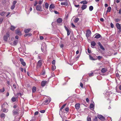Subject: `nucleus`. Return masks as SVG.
<instances>
[{"label":"nucleus","mask_w":121,"mask_h":121,"mask_svg":"<svg viewBox=\"0 0 121 121\" xmlns=\"http://www.w3.org/2000/svg\"><path fill=\"white\" fill-rule=\"evenodd\" d=\"M98 118L100 120L104 121L105 120V117L101 115H98L97 116Z\"/></svg>","instance_id":"obj_1"},{"label":"nucleus","mask_w":121,"mask_h":121,"mask_svg":"<svg viewBox=\"0 0 121 121\" xmlns=\"http://www.w3.org/2000/svg\"><path fill=\"white\" fill-rule=\"evenodd\" d=\"M116 25L117 29L119 30L118 32H121V25L117 23L116 24Z\"/></svg>","instance_id":"obj_2"},{"label":"nucleus","mask_w":121,"mask_h":121,"mask_svg":"<svg viewBox=\"0 0 121 121\" xmlns=\"http://www.w3.org/2000/svg\"><path fill=\"white\" fill-rule=\"evenodd\" d=\"M13 114V115H17L19 114L18 111L16 109L13 110L12 111Z\"/></svg>","instance_id":"obj_3"},{"label":"nucleus","mask_w":121,"mask_h":121,"mask_svg":"<svg viewBox=\"0 0 121 121\" xmlns=\"http://www.w3.org/2000/svg\"><path fill=\"white\" fill-rule=\"evenodd\" d=\"M46 48L47 47L45 45L44 46H42L41 48V50L43 53H45L47 51Z\"/></svg>","instance_id":"obj_4"},{"label":"nucleus","mask_w":121,"mask_h":121,"mask_svg":"<svg viewBox=\"0 0 121 121\" xmlns=\"http://www.w3.org/2000/svg\"><path fill=\"white\" fill-rule=\"evenodd\" d=\"M50 102V100L48 98V99H47L44 101L42 103V104L47 105Z\"/></svg>","instance_id":"obj_5"},{"label":"nucleus","mask_w":121,"mask_h":121,"mask_svg":"<svg viewBox=\"0 0 121 121\" xmlns=\"http://www.w3.org/2000/svg\"><path fill=\"white\" fill-rule=\"evenodd\" d=\"M42 60H39L38 62L37 66L38 68L40 67L42 65Z\"/></svg>","instance_id":"obj_6"},{"label":"nucleus","mask_w":121,"mask_h":121,"mask_svg":"<svg viewBox=\"0 0 121 121\" xmlns=\"http://www.w3.org/2000/svg\"><path fill=\"white\" fill-rule=\"evenodd\" d=\"M9 35L8 34H6V35H4L3 37L4 40L5 41H7V38L9 37Z\"/></svg>","instance_id":"obj_7"},{"label":"nucleus","mask_w":121,"mask_h":121,"mask_svg":"<svg viewBox=\"0 0 121 121\" xmlns=\"http://www.w3.org/2000/svg\"><path fill=\"white\" fill-rule=\"evenodd\" d=\"M91 34V32L90 30H87L86 33V36L87 38L89 37Z\"/></svg>","instance_id":"obj_8"},{"label":"nucleus","mask_w":121,"mask_h":121,"mask_svg":"<svg viewBox=\"0 0 121 121\" xmlns=\"http://www.w3.org/2000/svg\"><path fill=\"white\" fill-rule=\"evenodd\" d=\"M36 9L38 11H42V10L41 9V6L40 5H38L37 6Z\"/></svg>","instance_id":"obj_9"},{"label":"nucleus","mask_w":121,"mask_h":121,"mask_svg":"<svg viewBox=\"0 0 121 121\" xmlns=\"http://www.w3.org/2000/svg\"><path fill=\"white\" fill-rule=\"evenodd\" d=\"M15 32L16 34L18 35L21 36L22 35L21 32L18 29L15 30Z\"/></svg>","instance_id":"obj_10"},{"label":"nucleus","mask_w":121,"mask_h":121,"mask_svg":"<svg viewBox=\"0 0 121 121\" xmlns=\"http://www.w3.org/2000/svg\"><path fill=\"white\" fill-rule=\"evenodd\" d=\"M47 83V82L45 81H42L41 84L42 86H44Z\"/></svg>","instance_id":"obj_11"},{"label":"nucleus","mask_w":121,"mask_h":121,"mask_svg":"<svg viewBox=\"0 0 121 121\" xmlns=\"http://www.w3.org/2000/svg\"><path fill=\"white\" fill-rule=\"evenodd\" d=\"M20 61L21 62L22 65L23 66H25L26 65V64L25 62L24 61V60L22 58H20Z\"/></svg>","instance_id":"obj_12"},{"label":"nucleus","mask_w":121,"mask_h":121,"mask_svg":"<svg viewBox=\"0 0 121 121\" xmlns=\"http://www.w3.org/2000/svg\"><path fill=\"white\" fill-rule=\"evenodd\" d=\"M30 30L31 29L30 28L26 29L24 30V32L25 33H28Z\"/></svg>","instance_id":"obj_13"},{"label":"nucleus","mask_w":121,"mask_h":121,"mask_svg":"<svg viewBox=\"0 0 121 121\" xmlns=\"http://www.w3.org/2000/svg\"><path fill=\"white\" fill-rule=\"evenodd\" d=\"M96 44V43L94 41H93L91 43V47L93 48V47H94Z\"/></svg>","instance_id":"obj_14"},{"label":"nucleus","mask_w":121,"mask_h":121,"mask_svg":"<svg viewBox=\"0 0 121 121\" xmlns=\"http://www.w3.org/2000/svg\"><path fill=\"white\" fill-rule=\"evenodd\" d=\"M95 35V38L96 39H98L101 37V35L99 34H96Z\"/></svg>","instance_id":"obj_15"},{"label":"nucleus","mask_w":121,"mask_h":121,"mask_svg":"<svg viewBox=\"0 0 121 121\" xmlns=\"http://www.w3.org/2000/svg\"><path fill=\"white\" fill-rule=\"evenodd\" d=\"M18 40H15L14 41L13 43L12 44V45L13 46H15L17 45L18 43Z\"/></svg>","instance_id":"obj_16"},{"label":"nucleus","mask_w":121,"mask_h":121,"mask_svg":"<svg viewBox=\"0 0 121 121\" xmlns=\"http://www.w3.org/2000/svg\"><path fill=\"white\" fill-rule=\"evenodd\" d=\"M75 107L76 109H78L80 107V104H75Z\"/></svg>","instance_id":"obj_17"},{"label":"nucleus","mask_w":121,"mask_h":121,"mask_svg":"<svg viewBox=\"0 0 121 121\" xmlns=\"http://www.w3.org/2000/svg\"><path fill=\"white\" fill-rule=\"evenodd\" d=\"M61 4L62 5H65L66 6H67L68 5V4L67 2H61Z\"/></svg>","instance_id":"obj_18"},{"label":"nucleus","mask_w":121,"mask_h":121,"mask_svg":"<svg viewBox=\"0 0 121 121\" xmlns=\"http://www.w3.org/2000/svg\"><path fill=\"white\" fill-rule=\"evenodd\" d=\"M62 21V19L60 18H59L57 20V22L58 23H60Z\"/></svg>","instance_id":"obj_19"},{"label":"nucleus","mask_w":121,"mask_h":121,"mask_svg":"<svg viewBox=\"0 0 121 121\" xmlns=\"http://www.w3.org/2000/svg\"><path fill=\"white\" fill-rule=\"evenodd\" d=\"M107 70L106 68H103L101 70V72L103 73H105L107 71Z\"/></svg>","instance_id":"obj_20"},{"label":"nucleus","mask_w":121,"mask_h":121,"mask_svg":"<svg viewBox=\"0 0 121 121\" xmlns=\"http://www.w3.org/2000/svg\"><path fill=\"white\" fill-rule=\"evenodd\" d=\"M87 5H83L82 6L81 8L82 10H83L87 8Z\"/></svg>","instance_id":"obj_21"},{"label":"nucleus","mask_w":121,"mask_h":121,"mask_svg":"<svg viewBox=\"0 0 121 121\" xmlns=\"http://www.w3.org/2000/svg\"><path fill=\"white\" fill-rule=\"evenodd\" d=\"M55 7V6L54 4H51L49 6V8L50 9H54Z\"/></svg>","instance_id":"obj_22"},{"label":"nucleus","mask_w":121,"mask_h":121,"mask_svg":"<svg viewBox=\"0 0 121 121\" xmlns=\"http://www.w3.org/2000/svg\"><path fill=\"white\" fill-rule=\"evenodd\" d=\"M33 93L35 92L36 91V88L35 86H33L32 89Z\"/></svg>","instance_id":"obj_23"},{"label":"nucleus","mask_w":121,"mask_h":121,"mask_svg":"<svg viewBox=\"0 0 121 121\" xmlns=\"http://www.w3.org/2000/svg\"><path fill=\"white\" fill-rule=\"evenodd\" d=\"M2 110L3 112L5 113H6L8 111V109H6L5 108H3L2 109Z\"/></svg>","instance_id":"obj_24"},{"label":"nucleus","mask_w":121,"mask_h":121,"mask_svg":"<svg viewBox=\"0 0 121 121\" xmlns=\"http://www.w3.org/2000/svg\"><path fill=\"white\" fill-rule=\"evenodd\" d=\"M15 27L14 26H11L10 29L12 31H13L15 30Z\"/></svg>","instance_id":"obj_25"},{"label":"nucleus","mask_w":121,"mask_h":121,"mask_svg":"<svg viewBox=\"0 0 121 121\" xmlns=\"http://www.w3.org/2000/svg\"><path fill=\"white\" fill-rule=\"evenodd\" d=\"M80 3L84 4H86L87 3V2L86 1H82L80 2Z\"/></svg>","instance_id":"obj_26"},{"label":"nucleus","mask_w":121,"mask_h":121,"mask_svg":"<svg viewBox=\"0 0 121 121\" xmlns=\"http://www.w3.org/2000/svg\"><path fill=\"white\" fill-rule=\"evenodd\" d=\"M32 35V34H28L25 35L24 36L25 37H26V36L29 37L31 36Z\"/></svg>","instance_id":"obj_27"},{"label":"nucleus","mask_w":121,"mask_h":121,"mask_svg":"<svg viewBox=\"0 0 121 121\" xmlns=\"http://www.w3.org/2000/svg\"><path fill=\"white\" fill-rule=\"evenodd\" d=\"M111 9V7H108L107 9V10L106 12H110Z\"/></svg>","instance_id":"obj_28"},{"label":"nucleus","mask_w":121,"mask_h":121,"mask_svg":"<svg viewBox=\"0 0 121 121\" xmlns=\"http://www.w3.org/2000/svg\"><path fill=\"white\" fill-rule=\"evenodd\" d=\"M45 7L46 9H48L49 7V4L47 2L46 3H45Z\"/></svg>","instance_id":"obj_29"},{"label":"nucleus","mask_w":121,"mask_h":121,"mask_svg":"<svg viewBox=\"0 0 121 121\" xmlns=\"http://www.w3.org/2000/svg\"><path fill=\"white\" fill-rule=\"evenodd\" d=\"M94 106V105L92 104H91L90 105V107L91 108H93Z\"/></svg>","instance_id":"obj_30"},{"label":"nucleus","mask_w":121,"mask_h":121,"mask_svg":"<svg viewBox=\"0 0 121 121\" xmlns=\"http://www.w3.org/2000/svg\"><path fill=\"white\" fill-rule=\"evenodd\" d=\"M66 104H64L61 107V108L60 109V111H61V110L62 109H63L64 107H65L66 106Z\"/></svg>","instance_id":"obj_31"},{"label":"nucleus","mask_w":121,"mask_h":121,"mask_svg":"<svg viewBox=\"0 0 121 121\" xmlns=\"http://www.w3.org/2000/svg\"><path fill=\"white\" fill-rule=\"evenodd\" d=\"M11 100L13 102H14L16 101V98L15 97H13L11 99Z\"/></svg>","instance_id":"obj_32"},{"label":"nucleus","mask_w":121,"mask_h":121,"mask_svg":"<svg viewBox=\"0 0 121 121\" xmlns=\"http://www.w3.org/2000/svg\"><path fill=\"white\" fill-rule=\"evenodd\" d=\"M0 116L1 117L3 118V117H5V114L4 113H3L1 114Z\"/></svg>","instance_id":"obj_33"},{"label":"nucleus","mask_w":121,"mask_h":121,"mask_svg":"<svg viewBox=\"0 0 121 121\" xmlns=\"http://www.w3.org/2000/svg\"><path fill=\"white\" fill-rule=\"evenodd\" d=\"M93 7L92 6H90L89 7V10L90 11H92L93 10Z\"/></svg>","instance_id":"obj_34"},{"label":"nucleus","mask_w":121,"mask_h":121,"mask_svg":"<svg viewBox=\"0 0 121 121\" xmlns=\"http://www.w3.org/2000/svg\"><path fill=\"white\" fill-rule=\"evenodd\" d=\"M79 19L78 18H76L74 20V22L75 23H77Z\"/></svg>","instance_id":"obj_35"},{"label":"nucleus","mask_w":121,"mask_h":121,"mask_svg":"<svg viewBox=\"0 0 121 121\" xmlns=\"http://www.w3.org/2000/svg\"><path fill=\"white\" fill-rule=\"evenodd\" d=\"M89 56L90 60H95V59H94L93 57L91 56V55H89Z\"/></svg>","instance_id":"obj_36"},{"label":"nucleus","mask_w":121,"mask_h":121,"mask_svg":"<svg viewBox=\"0 0 121 121\" xmlns=\"http://www.w3.org/2000/svg\"><path fill=\"white\" fill-rule=\"evenodd\" d=\"M67 35L68 36L69 35L71 32L70 30V29L68 30V31H67Z\"/></svg>","instance_id":"obj_37"},{"label":"nucleus","mask_w":121,"mask_h":121,"mask_svg":"<svg viewBox=\"0 0 121 121\" xmlns=\"http://www.w3.org/2000/svg\"><path fill=\"white\" fill-rule=\"evenodd\" d=\"M120 20V19L118 18H116L115 19V21L116 22H118Z\"/></svg>","instance_id":"obj_38"},{"label":"nucleus","mask_w":121,"mask_h":121,"mask_svg":"<svg viewBox=\"0 0 121 121\" xmlns=\"http://www.w3.org/2000/svg\"><path fill=\"white\" fill-rule=\"evenodd\" d=\"M56 68V67L55 65L52 66V69L53 70H54Z\"/></svg>","instance_id":"obj_39"},{"label":"nucleus","mask_w":121,"mask_h":121,"mask_svg":"<svg viewBox=\"0 0 121 121\" xmlns=\"http://www.w3.org/2000/svg\"><path fill=\"white\" fill-rule=\"evenodd\" d=\"M5 91L4 88L3 87V89H0V92H4Z\"/></svg>","instance_id":"obj_40"},{"label":"nucleus","mask_w":121,"mask_h":121,"mask_svg":"<svg viewBox=\"0 0 121 121\" xmlns=\"http://www.w3.org/2000/svg\"><path fill=\"white\" fill-rule=\"evenodd\" d=\"M100 47V48L102 50H105V49L103 47V46L102 45H101L100 46H99Z\"/></svg>","instance_id":"obj_41"},{"label":"nucleus","mask_w":121,"mask_h":121,"mask_svg":"<svg viewBox=\"0 0 121 121\" xmlns=\"http://www.w3.org/2000/svg\"><path fill=\"white\" fill-rule=\"evenodd\" d=\"M87 121H91V118L90 117H88L87 118Z\"/></svg>","instance_id":"obj_42"},{"label":"nucleus","mask_w":121,"mask_h":121,"mask_svg":"<svg viewBox=\"0 0 121 121\" xmlns=\"http://www.w3.org/2000/svg\"><path fill=\"white\" fill-rule=\"evenodd\" d=\"M93 121H98L97 117L96 116L95 118L94 119Z\"/></svg>","instance_id":"obj_43"},{"label":"nucleus","mask_w":121,"mask_h":121,"mask_svg":"<svg viewBox=\"0 0 121 121\" xmlns=\"http://www.w3.org/2000/svg\"><path fill=\"white\" fill-rule=\"evenodd\" d=\"M5 13V12H4L2 13H0V15L2 16H3L4 14Z\"/></svg>","instance_id":"obj_44"},{"label":"nucleus","mask_w":121,"mask_h":121,"mask_svg":"<svg viewBox=\"0 0 121 121\" xmlns=\"http://www.w3.org/2000/svg\"><path fill=\"white\" fill-rule=\"evenodd\" d=\"M102 57V56H99L97 57L98 59V60H100L101 59V58Z\"/></svg>","instance_id":"obj_45"},{"label":"nucleus","mask_w":121,"mask_h":121,"mask_svg":"<svg viewBox=\"0 0 121 121\" xmlns=\"http://www.w3.org/2000/svg\"><path fill=\"white\" fill-rule=\"evenodd\" d=\"M43 0H40L38 2L39 4H41L43 2Z\"/></svg>","instance_id":"obj_46"},{"label":"nucleus","mask_w":121,"mask_h":121,"mask_svg":"<svg viewBox=\"0 0 121 121\" xmlns=\"http://www.w3.org/2000/svg\"><path fill=\"white\" fill-rule=\"evenodd\" d=\"M65 110L66 112H68L69 111V108L68 107H67L65 109Z\"/></svg>","instance_id":"obj_47"},{"label":"nucleus","mask_w":121,"mask_h":121,"mask_svg":"<svg viewBox=\"0 0 121 121\" xmlns=\"http://www.w3.org/2000/svg\"><path fill=\"white\" fill-rule=\"evenodd\" d=\"M55 60H53L52 62V64L54 65H55Z\"/></svg>","instance_id":"obj_48"},{"label":"nucleus","mask_w":121,"mask_h":121,"mask_svg":"<svg viewBox=\"0 0 121 121\" xmlns=\"http://www.w3.org/2000/svg\"><path fill=\"white\" fill-rule=\"evenodd\" d=\"M110 25L111 27L112 28H113L114 27V26L113 23H110Z\"/></svg>","instance_id":"obj_49"},{"label":"nucleus","mask_w":121,"mask_h":121,"mask_svg":"<svg viewBox=\"0 0 121 121\" xmlns=\"http://www.w3.org/2000/svg\"><path fill=\"white\" fill-rule=\"evenodd\" d=\"M17 3V1H13V5H15V4Z\"/></svg>","instance_id":"obj_50"},{"label":"nucleus","mask_w":121,"mask_h":121,"mask_svg":"<svg viewBox=\"0 0 121 121\" xmlns=\"http://www.w3.org/2000/svg\"><path fill=\"white\" fill-rule=\"evenodd\" d=\"M45 110H42L40 111V112L41 113H44L45 112Z\"/></svg>","instance_id":"obj_51"},{"label":"nucleus","mask_w":121,"mask_h":121,"mask_svg":"<svg viewBox=\"0 0 121 121\" xmlns=\"http://www.w3.org/2000/svg\"><path fill=\"white\" fill-rule=\"evenodd\" d=\"M15 7V6L13 5L11 7V9L12 10H13L14 9Z\"/></svg>","instance_id":"obj_52"},{"label":"nucleus","mask_w":121,"mask_h":121,"mask_svg":"<svg viewBox=\"0 0 121 121\" xmlns=\"http://www.w3.org/2000/svg\"><path fill=\"white\" fill-rule=\"evenodd\" d=\"M38 4L37 1H35V3L34 4V6H35L36 5Z\"/></svg>","instance_id":"obj_53"},{"label":"nucleus","mask_w":121,"mask_h":121,"mask_svg":"<svg viewBox=\"0 0 121 121\" xmlns=\"http://www.w3.org/2000/svg\"><path fill=\"white\" fill-rule=\"evenodd\" d=\"M80 85L81 87L83 88V84L82 82H80Z\"/></svg>","instance_id":"obj_54"},{"label":"nucleus","mask_w":121,"mask_h":121,"mask_svg":"<svg viewBox=\"0 0 121 121\" xmlns=\"http://www.w3.org/2000/svg\"><path fill=\"white\" fill-rule=\"evenodd\" d=\"M64 27L66 31H68V30L69 29H68V28L67 27L65 26H64Z\"/></svg>","instance_id":"obj_55"},{"label":"nucleus","mask_w":121,"mask_h":121,"mask_svg":"<svg viewBox=\"0 0 121 121\" xmlns=\"http://www.w3.org/2000/svg\"><path fill=\"white\" fill-rule=\"evenodd\" d=\"M40 39L41 40H42L43 39V36H40Z\"/></svg>","instance_id":"obj_56"},{"label":"nucleus","mask_w":121,"mask_h":121,"mask_svg":"<svg viewBox=\"0 0 121 121\" xmlns=\"http://www.w3.org/2000/svg\"><path fill=\"white\" fill-rule=\"evenodd\" d=\"M60 46L61 48H62L64 46L63 44H60Z\"/></svg>","instance_id":"obj_57"},{"label":"nucleus","mask_w":121,"mask_h":121,"mask_svg":"<svg viewBox=\"0 0 121 121\" xmlns=\"http://www.w3.org/2000/svg\"><path fill=\"white\" fill-rule=\"evenodd\" d=\"M38 112L37 111H36L34 113L35 115H36L38 114Z\"/></svg>","instance_id":"obj_58"},{"label":"nucleus","mask_w":121,"mask_h":121,"mask_svg":"<svg viewBox=\"0 0 121 121\" xmlns=\"http://www.w3.org/2000/svg\"><path fill=\"white\" fill-rule=\"evenodd\" d=\"M71 26L73 28H74L75 27V26L74 25L73 23L71 24Z\"/></svg>","instance_id":"obj_59"},{"label":"nucleus","mask_w":121,"mask_h":121,"mask_svg":"<svg viewBox=\"0 0 121 121\" xmlns=\"http://www.w3.org/2000/svg\"><path fill=\"white\" fill-rule=\"evenodd\" d=\"M93 73H91L89 74V76H93Z\"/></svg>","instance_id":"obj_60"},{"label":"nucleus","mask_w":121,"mask_h":121,"mask_svg":"<svg viewBox=\"0 0 121 121\" xmlns=\"http://www.w3.org/2000/svg\"><path fill=\"white\" fill-rule=\"evenodd\" d=\"M87 51L89 53H91V50H90L88 48V49Z\"/></svg>","instance_id":"obj_61"},{"label":"nucleus","mask_w":121,"mask_h":121,"mask_svg":"<svg viewBox=\"0 0 121 121\" xmlns=\"http://www.w3.org/2000/svg\"><path fill=\"white\" fill-rule=\"evenodd\" d=\"M54 12L56 14H59V12L56 11H54Z\"/></svg>","instance_id":"obj_62"},{"label":"nucleus","mask_w":121,"mask_h":121,"mask_svg":"<svg viewBox=\"0 0 121 121\" xmlns=\"http://www.w3.org/2000/svg\"><path fill=\"white\" fill-rule=\"evenodd\" d=\"M74 6L76 7H79V5H76L75 4Z\"/></svg>","instance_id":"obj_63"},{"label":"nucleus","mask_w":121,"mask_h":121,"mask_svg":"<svg viewBox=\"0 0 121 121\" xmlns=\"http://www.w3.org/2000/svg\"><path fill=\"white\" fill-rule=\"evenodd\" d=\"M98 45L99 46H100L101 45H102L100 43V42H98Z\"/></svg>","instance_id":"obj_64"}]
</instances>
